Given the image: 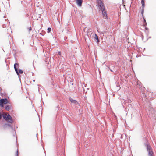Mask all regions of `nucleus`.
<instances>
[{
	"label": "nucleus",
	"mask_w": 156,
	"mask_h": 156,
	"mask_svg": "<svg viewBox=\"0 0 156 156\" xmlns=\"http://www.w3.org/2000/svg\"><path fill=\"white\" fill-rule=\"evenodd\" d=\"M2 116L4 119H5L9 122L12 123L13 121L12 117L10 115L7 113H4L2 115Z\"/></svg>",
	"instance_id": "obj_1"
},
{
	"label": "nucleus",
	"mask_w": 156,
	"mask_h": 156,
	"mask_svg": "<svg viewBox=\"0 0 156 156\" xmlns=\"http://www.w3.org/2000/svg\"><path fill=\"white\" fill-rule=\"evenodd\" d=\"M146 145L148 156H154V153L151 147L147 144H146Z\"/></svg>",
	"instance_id": "obj_2"
},
{
	"label": "nucleus",
	"mask_w": 156,
	"mask_h": 156,
	"mask_svg": "<svg viewBox=\"0 0 156 156\" xmlns=\"http://www.w3.org/2000/svg\"><path fill=\"white\" fill-rule=\"evenodd\" d=\"M8 100L7 99H0V106L3 107L4 104H6L8 103Z\"/></svg>",
	"instance_id": "obj_3"
},
{
	"label": "nucleus",
	"mask_w": 156,
	"mask_h": 156,
	"mask_svg": "<svg viewBox=\"0 0 156 156\" xmlns=\"http://www.w3.org/2000/svg\"><path fill=\"white\" fill-rule=\"evenodd\" d=\"M98 5L99 7V9H101L102 8H105L104 6V4L101 0H98Z\"/></svg>",
	"instance_id": "obj_4"
},
{
	"label": "nucleus",
	"mask_w": 156,
	"mask_h": 156,
	"mask_svg": "<svg viewBox=\"0 0 156 156\" xmlns=\"http://www.w3.org/2000/svg\"><path fill=\"white\" fill-rule=\"evenodd\" d=\"M18 64L17 63H15L14 64V68L16 72V73L18 75H19V72L18 71V69L17 68L18 67Z\"/></svg>",
	"instance_id": "obj_5"
},
{
	"label": "nucleus",
	"mask_w": 156,
	"mask_h": 156,
	"mask_svg": "<svg viewBox=\"0 0 156 156\" xmlns=\"http://www.w3.org/2000/svg\"><path fill=\"white\" fill-rule=\"evenodd\" d=\"M83 0H76V2L77 5L79 7L82 6L83 3Z\"/></svg>",
	"instance_id": "obj_6"
},
{
	"label": "nucleus",
	"mask_w": 156,
	"mask_h": 156,
	"mask_svg": "<svg viewBox=\"0 0 156 156\" xmlns=\"http://www.w3.org/2000/svg\"><path fill=\"white\" fill-rule=\"evenodd\" d=\"M102 11V14L103 16L105 17V19L107 18V14L106 11L105 10V8H102L101 9H100Z\"/></svg>",
	"instance_id": "obj_7"
},
{
	"label": "nucleus",
	"mask_w": 156,
	"mask_h": 156,
	"mask_svg": "<svg viewBox=\"0 0 156 156\" xmlns=\"http://www.w3.org/2000/svg\"><path fill=\"white\" fill-rule=\"evenodd\" d=\"M141 3L142 5V13H143V12H144V7L145 6V3L144 0H141Z\"/></svg>",
	"instance_id": "obj_8"
},
{
	"label": "nucleus",
	"mask_w": 156,
	"mask_h": 156,
	"mask_svg": "<svg viewBox=\"0 0 156 156\" xmlns=\"http://www.w3.org/2000/svg\"><path fill=\"white\" fill-rule=\"evenodd\" d=\"M69 100L72 103L74 104L75 105H77L78 104V102L76 100H73L71 98H70Z\"/></svg>",
	"instance_id": "obj_9"
},
{
	"label": "nucleus",
	"mask_w": 156,
	"mask_h": 156,
	"mask_svg": "<svg viewBox=\"0 0 156 156\" xmlns=\"http://www.w3.org/2000/svg\"><path fill=\"white\" fill-rule=\"evenodd\" d=\"M11 106L9 105H6L5 106V109L7 110H9L11 108Z\"/></svg>",
	"instance_id": "obj_10"
},
{
	"label": "nucleus",
	"mask_w": 156,
	"mask_h": 156,
	"mask_svg": "<svg viewBox=\"0 0 156 156\" xmlns=\"http://www.w3.org/2000/svg\"><path fill=\"white\" fill-rule=\"evenodd\" d=\"M94 38L97 40V43L99 42V40L98 37V35L96 34H95Z\"/></svg>",
	"instance_id": "obj_11"
},
{
	"label": "nucleus",
	"mask_w": 156,
	"mask_h": 156,
	"mask_svg": "<svg viewBox=\"0 0 156 156\" xmlns=\"http://www.w3.org/2000/svg\"><path fill=\"white\" fill-rule=\"evenodd\" d=\"M47 32L49 33L51 31V28L50 27L48 28L47 29Z\"/></svg>",
	"instance_id": "obj_12"
},
{
	"label": "nucleus",
	"mask_w": 156,
	"mask_h": 156,
	"mask_svg": "<svg viewBox=\"0 0 156 156\" xmlns=\"http://www.w3.org/2000/svg\"><path fill=\"white\" fill-rule=\"evenodd\" d=\"M19 73H20V74H22L23 73V71L21 69H20L19 70Z\"/></svg>",
	"instance_id": "obj_13"
},
{
	"label": "nucleus",
	"mask_w": 156,
	"mask_h": 156,
	"mask_svg": "<svg viewBox=\"0 0 156 156\" xmlns=\"http://www.w3.org/2000/svg\"><path fill=\"white\" fill-rule=\"evenodd\" d=\"M5 126H9V127H11V128H12V126L10 124H6L5 125Z\"/></svg>",
	"instance_id": "obj_14"
},
{
	"label": "nucleus",
	"mask_w": 156,
	"mask_h": 156,
	"mask_svg": "<svg viewBox=\"0 0 156 156\" xmlns=\"http://www.w3.org/2000/svg\"><path fill=\"white\" fill-rule=\"evenodd\" d=\"M16 156H18V149H17V150L16 151Z\"/></svg>",
	"instance_id": "obj_15"
},
{
	"label": "nucleus",
	"mask_w": 156,
	"mask_h": 156,
	"mask_svg": "<svg viewBox=\"0 0 156 156\" xmlns=\"http://www.w3.org/2000/svg\"><path fill=\"white\" fill-rule=\"evenodd\" d=\"M147 25V23L146 22H144L143 23V26L144 27H145Z\"/></svg>",
	"instance_id": "obj_16"
},
{
	"label": "nucleus",
	"mask_w": 156,
	"mask_h": 156,
	"mask_svg": "<svg viewBox=\"0 0 156 156\" xmlns=\"http://www.w3.org/2000/svg\"><path fill=\"white\" fill-rule=\"evenodd\" d=\"M29 31L30 32V31L31 30V27H30L29 28Z\"/></svg>",
	"instance_id": "obj_17"
},
{
	"label": "nucleus",
	"mask_w": 156,
	"mask_h": 156,
	"mask_svg": "<svg viewBox=\"0 0 156 156\" xmlns=\"http://www.w3.org/2000/svg\"><path fill=\"white\" fill-rule=\"evenodd\" d=\"M2 118V114L1 113H0V119H1Z\"/></svg>",
	"instance_id": "obj_18"
},
{
	"label": "nucleus",
	"mask_w": 156,
	"mask_h": 156,
	"mask_svg": "<svg viewBox=\"0 0 156 156\" xmlns=\"http://www.w3.org/2000/svg\"><path fill=\"white\" fill-rule=\"evenodd\" d=\"M143 19H144V22H146L144 18H143Z\"/></svg>",
	"instance_id": "obj_19"
},
{
	"label": "nucleus",
	"mask_w": 156,
	"mask_h": 156,
	"mask_svg": "<svg viewBox=\"0 0 156 156\" xmlns=\"http://www.w3.org/2000/svg\"><path fill=\"white\" fill-rule=\"evenodd\" d=\"M145 29H146V30H148V28H147V27H145Z\"/></svg>",
	"instance_id": "obj_20"
},
{
	"label": "nucleus",
	"mask_w": 156,
	"mask_h": 156,
	"mask_svg": "<svg viewBox=\"0 0 156 156\" xmlns=\"http://www.w3.org/2000/svg\"><path fill=\"white\" fill-rule=\"evenodd\" d=\"M2 90V88L0 87V91H1Z\"/></svg>",
	"instance_id": "obj_21"
},
{
	"label": "nucleus",
	"mask_w": 156,
	"mask_h": 156,
	"mask_svg": "<svg viewBox=\"0 0 156 156\" xmlns=\"http://www.w3.org/2000/svg\"><path fill=\"white\" fill-rule=\"evenodd\" d=\"M59 55H60V52H59Z\"/></svg>",
	"instance_id": "obj_22"
},
{
	"label": "nucleus",
	"mask_w": 156,
	"mask_h": 156,
	"mask_svg": "<svg viewBox=\"0 0 156 156\" xmlns=\"http://www.w3.org/2000/svg\"><path fill=\"white\" fill-rule=\"evenodd\" d=\"M110 70L111 72H113V71L111 69H110Z\"/></svg>",
	"instance_id": "obj_23"
},
{
	"label": "nucleus",
	"mask_w": 156,
	"mask_h": 156,
	"mask_svg": "<svg viewBox=\"0 0 156 156\" xmlns=\"http://www.w3.org/2000/svg\"><path fill=\"white\" fill-rule=\"evenodd\" d=\"M90 29H89V31H90Z\"/></svg>",
	"instance_id": "obj_24"
},
{
	"label": "nucleus",
	"mask_w": 156,
	"mask_h": 156,
	"mask_svg": "<svg viewBox=\"0 0 156 156\" xmlns=\"http://www.w3.org/2000/svg\"><path fill=\"white\" fill-rule=\"evenodd\" d=\"M33 81H34H34H35V80H33Z\"/></svg>",
	"instance_id": "obj_25"
}]
</instances>
